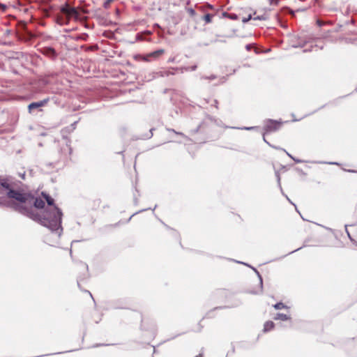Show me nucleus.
Wrapping results in <instances>:
<instances>
[{"label": "nucleus", "instance_id": "nucleus-1", "mask_svg": "<svg viewBox=\"0 0 357 357\" xmlns=\"http://www.w3.org/2000/svg\"><path fill=\"white\" fill-rule=\"evenodd\" d=\"M41 196L51 207L50 212L41 215L37 209L45 207V201L40 197H35L31 193L23 190H10L7 197L10 199L8 206L14 211L30 219L47 225V222L56 226L61 222L62 213L54 204V199L46 192H42Z\"/></svg>", "mask_w": 357, "mask_h": 357}, {"label": "nucleus", "instance_id": "nucleus-2", "mask_svg": "<svg viewBox=\"0 0 357 357\" xmlns=\"http://www.w3.org/2000/svg\"><path fill=\"white\" fill-rule=\"evenodd\" d=\"M61 12L66 15L68 21L72 18L75 20H79L81 18L80 10L77 8L70 7L68 4L61 7Z\"/></svg>", "mask_w": 357, "mask_h": 357}, {"label": "nucleus", "instance_id": "nucleus-3", "mask_svg": "<svg viewBox=\"0 0 357 357\" xmlns=\"http://www.w3.org/2000/svg\"><path fill=\"white\" fill-rule=\"evenodd\" d=\"M282 123L276 121L269 120L264 126L265 132L264 136L271 132L275 131L281 127Z\"/></svg>", "mask_w": 357, "mask_h": 357}, {"label": "nucleus", "instance_id": "nucleus-4", "mask_svg": "<svg viewBox=\"0 0 357 357\" xmlns=\"http://www.w3.org/2000/svg\"><path fill=\"white\" fill-rule=\"evenodd\" d=\"M47 102H48V99H45V100L39 101V102H31V104H29V105L28 107L29 110L31 112V111L33 109L40 107L45 105Z\"/></svg>", "mask_w": 357, "mask_h": 357}, {"label": "nucleus", "instance_id": "nucleus-5", "mask_svg": "<svg viewBox=\"0 0 357 357\" xmlns=\"http://www.w3.org/2000/svg\"><path fill=\"white\" fill-rule=\"evenodd\" d=\"M275 327V324L272 321L265 322L264 325V332H268L273 330Z\"/></svg>", "mask_w": 357, "mask_h": 357}, {"label": "nucleus", "instance_id": "nucleus-6", "mask_svg": "<svg viewBox=\"0 0 357 357\" xmlns=\"http://www.w3.org/2000/svg\"><path fill=\"white\" fill-rule=\"evenodd\" d=\"M214 16V14L206 13L202 17V20L204 22L205 24H210L213 22V18Z\"/></svg>", "mask_w": 357, "mask_h": 357}, {"label": "nucleus", "instance_id": "nucleus-7", "mask_svg": "<svg viewBox=\"0 0 357 357\" xmlns=\"http://www.w3.org/2000/svg\"><path fill=\"white\" fill-rule=\"evenodd\" d=\"M165 53V50L160 49L156 51H154L147 55V56H151L153 58H158L162 56Z\"/></svg>", "mask_w": 357, "mask_h": 357}, {"label": "nucleus", "instance_id": "nucleus-8", "mask_svg": "<svg viewBox=\"0 0 357 357\" xmlns=\"http://www.w3.org/2000/svg\"><path fill=\"white\" fill-rule=\"evenodd\" d=\"M199 9L202 11V12H206V10H215V8L213 5L210 4V3H206L205 5L204 6H202L199 8Z\"/></svg>", "mask_w": 357, "mask_h": 357}, {"label": "nucleus", "instance_id": "nucleus-9", "mask_svg": "<svg viewBox=\"0 0 357 357\" xmlns=\"http://www.w3.org/2000/svg\"><path fill=\"white\" fill-rule=\"evenodd\" d=\"M44 54H45L46 55L51 56V57H54L56 55V52H55L54 50L52 48H50V47L45 49Z\"/></svg>", "mask_w": 357, "mask_h": 357}, {"label": "nucleus", "instance_id": "nucleus-10", "mask_svg": "<svg viewBox=\"0 0 357 357\" xmlns=\"http://www.w3.org/2000/svg\"><path fill=\"white\" fill-rule=\"evenodd\" d=\"M290 319V317L285 314H282V313H278L276 314L275 317V319H280V320H282V321H287V320H289Z\"/></svg>", "mask_w": 357, "mask_h": 357}, {"label": "nucleus", "instance_id": "nucleus-11", "mask_svg": "<svg viewBox=\"0 0 357 357\" xmlns=\"http://www.w3.org/2000/svg\"><path fill=\"white\" fill-rule=\"evenodd\" d=\"M223 15H224L225 17H228V18H229V19H231V20H238V17L237 16V15L234 14V13H223Z\"/></svg>", "mask_w": 357, "mask_h": 357}, {"label": "nucleus", "instance_id": "nucleus-12", "mask_svg": "<svg viewBox=\"0 0 357 357\" xmlns=\"http://www.w3.org/2000/svg\"><path fill=\"white\" fill-rule=\"evenodd\" d=\"M274 308L276 310H281L284 309L286 306L283 303H278L275 305H273Z\"/></svg>", "mask_w": 357, "mask_h": 357}, {"label": "nucleus", "instance_id": "nucleus-13", "mask_svg": "<svg viewBox=\"0 0 357 357\" xmlns=\"http://www.w3.org/2000/svg\"><path fill=\"white\" fill-rule=\"evenodd\" d=\"M187 12L191 17H194L196 15V12L192 8H188Z\"/></svg>", "mask_w": 357, "mask_h": 357}, {"label": "nucleus", "instance_id": "nucleus-14", "mask_svg": "<svg viewBox=\"0 0 357 357\" xmlns=\"http://www.w3.org/2000/svg\"><path fill=\"white\" fill-rule=\"evenodd\" d=\"M1 185L4 188L8 189V192L10 191V184L7 181L1 182Z\"/></svg>", "mask_w": 357, "mask_h": 357}, {"label": "nucleus", "instance_id": "nucleus-15", "mask_svg": "<svg viewBox=\"0 0 357 357\" xmlns=\"http://www.w3.org/2000/svg\"><path fill=\"white\" fill-rule=\"evenodd\" d=\"M250 19H251V15H249L247 18H243L242 22L245 23V22H248Z\"/></svg>", "mask_w": 357, "mask_h": 357}, {"label": "nucleus", "instance_id": "nucleus-16", "mask_svg": "<svg viewBox=\"0 0 357 357\" xmlns=\"http://www.w3.org/2000/svg\"><path fill=\"white\" fill-rule=\"evenodd\" d=\"M246 48H247V50H250V45H247Z\"/></svg>", "mask_w": 357, "mask_h": 357}]
</instances>
